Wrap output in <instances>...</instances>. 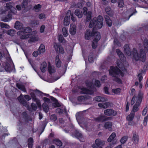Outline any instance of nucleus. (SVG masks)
Returning a JSON list of instances; mask_svg holds the SVG:
<instances>
[{
	"label": "nucleus",
	"instance_id": "2f4dec72",
	"mask_svg": "<svg viewBox=\"0 0 148 148\" xmlns=\"http://www.w3.org/2000/svg\"><path fill=\"white\" fill-rule=\"evenodd\" d=\"M55 62L56 66L58 67H60L61 65V62L60 60L58 55L56 57Z\"/></svg>",
	"mask_w": 148,
	"mask_h": 148
},
{
	"label": "nucleus",
	"instance_id": "603ef678",
	"mask_svg": "<svg viewBox=\"0 0 148 148\" xmlns=\"http://www.w3.org/2000/svg\"><path fill=\"white\" fill-rule=\"evenodd\" d=\"M86 99V98L85 97V96H79L78 97L77 99L79 101H84V100L85 99Z\"/></svg>",
	"mask_w": 148,
	"mask_h": 148
},
{
	"label": "nucleus",
	"instance_id": "6e6d98bb",
	"mask_svg": "<svg viewBox=\"0 0 148 148\" xmlns=\"http://www.w3.org/2000/svg\"><path fill=\"white\" fill-rule=\"evenodd\" d=\"M58 40L60 42H64L65 40L63 36L62 35H60L58 37Z\"/></svg>",
	"mask_w": 148,
	"mask_h": 148
},
{
	"label": "nucleus",
	"instance_id": "5701e85b",
	"mask_svg": "<svg viewBox=\"0 0 148 148\" xmlns=\"http://www.w3.org/2000/svg\"><path fill=\"white\" fill-rule=\"evenodd\" d=\"M3 65L4 66V68L6 71L10 72L11 71V69L10 65L7 62H6L3 64Z\"/></svg>",
	"mask_w": 148,
	"mask_h": 148
},
{
	"label": "nucleus",
	"instance_id": "58836bf2",
	"mask_svg": "<svg viewBox=\"0 0 148 148\" xmlns=\"http://www.w3.org/2000/svg\"><path fill=\"white\" fill-rule=\"evenodd\" d=\"M42 107L43 110L45 112H48L49 109L48 106L46 103L45 102L43 103Z\"/></svg>",
	"mask_w": 148,
	"mask_h": 148
},
{
	"label": "nucleus",
	"instance_id": "6e6552de",
	"mask_svg": "<svg viewBox=\"0 0 148 148\" xmlns=\"http://www.w3.org/2000/svg\"><path fill=\"white\" fill-rule=\"evenodd\" d=\"M79 89L81 90L80 92L81 94L92 95L95 90V89L93 88V90H90L86 88L80 87L79 88Z\"/></svg>",
	"mask_w": 148,
	"mask_h": 148
},
{
	"label": "nucleus",
	"instance_id": "ddd939ff",
	"mask_svg": "<svg viewBox=\"0 0 148 148\" xmlns=\"http://www.w3.org/2000/svg\"><path fill=\"white\" fill-rule=\"evenodd\" d=\"M23 95L21 94L18 97L17 99L19 102L22 104L23 106L26 107L28 106L27 101L24 99L23 97Z\"/></svg>",
	"mask_w": 148,
	"mask_h": 148
},
{
	"label": "nucleus",
	"instance_id": "7ed1b4c3",
	"mask_svg": "<svg viewBox=\"0 0 148 148\" xmlns=\"http://www.w3.org/2000/svg\"><path fill=\"white\" fill-rule=\"evenodd\" d=\"M133 59L136 61L140 60L144 62L145 61L146 59V55L145 51L142 49L140 50V53H137L136 49L134 48L133 51Z\"/></svg>",
	"mask_w": 148,
	"mask_h": 148
},
{
	"label": "nucleus",
	"instance_id": "6ab92c4d",
	"mask_svg": "<svg viewBox=\"0 0 148 148\" xmlns=\"http://www.w3.org/2000/svg\"><path fill=\"white\" fill-rule=\"evenodd\" d=\"M14 27L17 29H22L23 28L22 23H20L18 21H16Z\"/></svg>",
	"mask_w": 148,
	"mask_h": 148
},
{
	"label": "nucleus",
	"instance_id": "f704fd0d",
	"mask_svg": "<svg viewBox=\"0 0 148 148\" xmlns=\"http://www.w3.org/2000/svg\"><path fill=\"white\" fill-rule=\"evenodd\" d=\"M38 50L40 54L43 53L45 51V46L43 45H41L39 48Z\"/></svg>",
	"mask_w": 148,
	"mask_h": 148
},
{
	"label": "nucleus",
	"instance_id": "aec40b11",
	"mask_svg": "<svg viewBox=\"0 0 148 148\" xmlns=\"http://www.w3.org/2000/svg\"><path fill=\"white\" fill-rule=\"evenodd\" d=\"M124 51L126 54L128 56L131 55V51H130L129 47L128 45H125L124 47Z\"/></svg>",
	"mask_w": 148,
	"mask_h": 148
},
{
	"label": "nucleus",
	"instance_id": "9d476101",
	"mask_svg": "<svg viewBox=\"0 0 148 148\" xmlns=\"http://www.w3.org/2000/svg\"><path fill=\"white\" fill-rule=\"evenodd\" d=\"M97 32H94V31L91 32L89 30H86L85 34V39L86 40H89L91 37L93 36H95V34Z\"/></svg>",
	"mask_w": 148,
	"mask_h": 148
},
{
	"label": "nucleus",
	"instance_id": "c85d7f7f",
	"mask_svg": "<svg viewBox=\"0 0 148 148\" xmlns=\"http://www.w3.org/2000/svg\"><path fill=\"white\" fill-rule=\"evenodd\" d=\"M139 138V136L137 134H133L132 140L134 143L135 144H137L138 143Z\"/></svg>",
	"mask_w": 148,
	"mask_h": 148
},
{
	"label": "nucleus",
	"instance_id": "ea45409f",
	"mask_svg": "<svg viewBox=\"0 0 148 148\" xmlns=\"http://www.w3.org/2000/svg\"><path fill=\"white\" fill-rule=\"evenodd\" d=\"M70 19L68 18L67 17H65L64 19V23L65 25L67 26L70 23Z\"/></svg>",
	"mask_w": 148,
	"mask_h": 148
},
{
	"label": "nucleus",
	"instance_id": "de8ad7c7",
	"mask_svg": "<svg viewBox=\"0 0 148 148\" xmlns=\"http://www.w3.org/2000/svg\"><path fill=\"white\" fill-rule=\"evenodd\" d=\"M75 135L77 138L79 139L82 137V134L77 131H76L75 132Z\"/></svg>",
	"mask_w": 148,
	"mask_h": 148
},
{
	"label": "nucleus",
	"instance_id": "79ce46f5",
	"mask_svg": "<svg viewBox=\"0 0 148 148\" xmlns=\"http://www.w3.org/2000/svg\"><path fill=\"white\" fill-rule=\"evenodd\" d=\"M128 138L127 136H123L120 140V142L122 144H124L127 141Z\"/></svg>",
	"mask_w": 148,
	"mask_h": 148
},
{
	"label": "nucleus",
	"instance_id": "5fc2aeb1",
	"mask_svg": "<svg viewBox=\"0 0 148 148\" xmlns=\"http://www.w3.org/2000/svg\"><path fill=\"white\" fill-rule=\"evenodd\" d=\"M41 6L39 4L36 5L34 7V9L36 12H38L41 8Z\"/></svg>",
	"mask_w": 148,
	"mask_h": 148
},
{
	"label": "nucleus",
	"instance_id": "4468645a",
	"mask_svg": "<svg viewBox=\"0 0 148 148\" xmlns=\"http://www.w3.org/2000/svg\"><path fill=\"white\" fill-rule=\"evenodd\" d=\"M69 32L70 34L72 35H74L76 32V25L73 24H71L70 25Z\"/></svg>",
	"mask_w": 148,
	"mask_h": 148
},
{
	"label": "nucleus",
	"instance_id": "72a5a7b5",
	"mask_svg": "<svg viewBox=\"0 0 148 148\" xmlns=\"http://www.w3.org/2000/svg\"><path fill=\"white\" fill-rule=\"evenodd\" d=\"M75 14L79 18H82L83 15L82 11L77 10L75 11Z\"/></svg>",
	"mask_w": 148,
	"mask_h": 148
},
{
	"label": "nucleus",
	"instance_id": "69168bd1",
	"mask_svg": "<svg viewBox=\"0 0 148 148\" xmlns=\"http://www.w3.org/2000/svg\"><path fill=\"white\" fill-rule=\"evenodd\" d=\"M148 118L146 116L144 118L143 121V125L145 126H146L147 124Z\"/></svg>",
	"mask_w": 148,
	"mask_h": 148
},
{
	"label": "nucleus",
	"instance_id": "4d7b16f0",
	"mask_svg": "<svg viewBox=\"0 0 148 148\" xmlns=\"http://www.w3.org/2000/svg\"><path fill=\"white\" fill-rule=\"evenodd\" d=\"M51 119L53 121H55L57 119L56 116L55 114L52 115L50 117Z\"/></svg>",
	"mask_w": 148,
	"mask_h": 148
},
{
	"label": "nucleus",
	"instance_id": "3c124183",
	"mask_svg": "<svg viewBox=\"0 0 148 148\" xmlns=\"http://www.w3.org/2000/svg\"><path fill=\"white\" fill-rule=\"evenodd\" d=\"M124 5V1L123 0H119L118 6L120 8H122Z\"/></svg>",
	"mask_w": 148,
	"mask_h": 148
},
{
	"label": "nucleus",
	"instance_id": "9b49d317",
	"mask_svg": "<svg viewBox=\"0 0 148 148\" xmlns=\"http://www.w3.org/2000/svg\"><path fill=\"white\" fill-rule=\"evenodd\" d=\"M54 47L57 52H59L61 53H64V50L63 48L60 45L55 43L54 44Z\"/></svg>",
	"mask_w": 148,
	"mask_h": 148
},
{
	"label": "nucleus",
	"instance_id": "e433bc0d",
	"mask_svg": "<svg viewBox=\"0 0 148 148\" xmlns=\"http://www.w3.org/2000/svg\"><path fill=\"white\" fill-rule=\"evenodd\" d=\"M143 45L145 50L148 51V40L147 39H144L143 41Z\"/></svg>",
	"mask_w": 148,
	"mask_h": 148
},
{
	"label": "nucleus",
	"instance_id": "2eb2a0df",
	"mask_svg": "<svg viewBox=\"0 0 148 148\" xmlns=\"http://www.w3.org/2000/svg\"><path fill=\"white\" fill-rule=\"evenodd\" d=\"M30 95L33 101L36 102V103L38 106H39L40 105V100L36 98V96L34 93L33 92H31L30 93Z\"/></svg>",
	"mask_w": 148,
	"mask_h": 148
},
{
	"label": "nucleus",
	"instance_id": "8fccbe9b",
	"mask_svg": "<svg viewBox=\"0 0 148 148\" xmlns=\"http://www.w3.org/2000/svg\"><path fill=\"white\" fill-rule=\"evenodd\" d=\"M140 105H138L137 104H134L133 108V111L135 112H137L138 110V107Z\"/></svg>",
	"mask_w": 148,
	"mask_h": 148
},
{
	"label": "nucleus",
	"instance_id": "e2e57ef3",
	"mask_svg": "<svg viewBox=\"0 0 148 148\" xmlns=\"http://www.w3.org/2000/svg\"><path fill=\"white\" fill-rule=\"evenodd\" d=\"M114 43L115 45H116L120 47L121 46V44L119 42V41L117 39H114Z\"/></svg>",
	"mask_w": 148,
	"mask_h": 148
},
{
	"label": "nucleus",
	"instance_id": "393cba45",
	"mask_svg": "<svg viewBox=\"0 0 148 148\" xmlns=\"http://www.w3.org/2000/svg\"><path fill=\"white\" fill-rule=\"evenodd\" d=\"M98 106L100 108H106L109 107V103L108 102L100 103H98Z\"/></svg>",
	"mask_w": 148,
	"mask_h": 148
},
{
	"label": "nucleus",
	"instance_id": "052dcab7",
	"mask_svg": "<svg viewBox=\"0 0 148 148\" xmlns=\"http://www.w3.org/2000/svg\"><path fill=\"white\" fill-rule=\"evenodd\" d=\"M38 17L40 19H43V18H45L46 15L42 13L39 15Z\"/></svg>",
	"mask_w": 148,
	"mask_h": 148
},
{
	"label": "nucleus",
	"instance_id": "7c9ffc66",
	"mask_svg": "<svg viewBox=\"0 0 148 148\" xmlns=\"http://www.w3.org/2000/svg\"><path fill=\"white\" fill-rule=\"evenodd\" d=\"M16 86L19 89L24 92H26V90L25 87L23 84L20 83H17L16 84Z\"/></svg>",
	"mask_w": 148,
	"mask_h": 148
},
{
	"label": "nucleus",
	"instance_id": "412c9836",
	"mask_svg": "<svg viewBox=\"0 0 148 148\" xmlns=\"http://www.w3.org/2000/svg\"><path fill=\"white\" fill-rule=\"evenodd\" d=\"M48 70L49 73L50 74L54 73L56 71V69L53 66H51L50 64L48 65Z\"/></svg>",
	"mask_w": 148,
	"mask_h": 148
},
{
	"label": "nucleus",
	"instance_id": "b1692460",
	"mask_svg": "<svg viewBox=\"0 0 148 148\" xmlns=\"http://www.w3.org/2000/svg\"><path fill=\"white\" fill-rule=\"evenodd\" d=\"M47 66V64L46 62H43L42 63L40 66V70L42 72L44 73L46 71Z\"/></svg>",
	"mask_w": 148,
	"mask_h": 148
},
{
	"label": "nucleus",
	"instance_id": "f3484780",
	"mask_svg": "<svg viewBox=\"0 0 148 148\" xmlns=\"http://www.w3.org/2000/svg\"><path fill=\"white\" fill-rule=\"evenodd\" d=\"M116 52L118 56H119L120 59L121 61H124L125 60V57L119 49H116Z\"/></svg>",
	"mask_w": 148,
	"mask_h": 148
},
{
	"label": "nucleus",
	"instance_id": "f8f14e48",
	"mask_svg": "<svg viewBox=\"0 0 148 148\" xmlns=\"http://www.w3.org/2000/svg\"><path fill=\"white\" fill-rule=\"evenodd\" d=\"M88 9L86 7H84L83 9V13L85 15L87 16V21L90 20L91 17L92 12L90 11L87 12Z\"/></svg>",
	"mask_w": 148,
	"mask_h": 148
},
{
	"label": "nucleus",
	"instance_id": "774afa93",
	"mask_svg": "<svg viewBox=\"0 0 148 148\" xmlns=\"http://www.w3.org/2000/svg\"><path fill=\"white\" fill-rule=\"evenodd\" d=\"M147 108L146 107L144 109V110H143V111L142 112V115L143 116L145 115L147 113Z\"/></svg>",
	"mask_w": 148,
	"mask_h": 148
},
{
	"label": "nucleus",
	"instance_id": "0eeeda50",
	"mask_svg": "<svg viewBox=\"0 0 148 148\" xmlns=\"http://www.w3.org/2000/svg\"><path fill=\"white\" fill-rule=\"evenodd\" d=\"M95 38L92 42V46L93 49L96 48L98 41L101 38V36L99 32H97L95 34Z\"/></svg>",
	"mask_w": 148,
	"mask_h": 148
},
{
	"label": "nucleus",
	"instance_id": "a211bd4d",
	"mask_svg": "<svg viewBox=\"0 0 148 148\" xmlns=\"http://www.w3.org/2000/svg\"><path fill=\"white\" fill-rule=\"evenodd\" d=\"M95 120L97 122H103L106 120L105 116L103 115H100L99 116L95 119Z\"/></svg>",
	"mask_w": 148,
	"mask_h": 148
},
{
	"label": "nucleus",
	"instance_id": "a878e982",
	"mask_svg": "<svg viewBox=\"0 0 148 148\" xmlns=\"http://www.w3.org/2000/svg\"><path fill=\"white\" fill-rule=\"evenodd\" d=\"M56 112L60 114H62L66 112V109L65 107L63 106L60 108H57Z\"/></svg>",
	"mask_w": 148,
	"mask_h": 148
},
{
	"label": "nucleus",
	"instance_id": "20e7f679",
	"mask_svg": "<svg viewBox=\"0 0 148 148\" xmlns=\"http://www.w3.org/2000/svg\"><path fill=\"white\" fill-rule=\"evenodd\" d=\"M22 30L18 31L17 33L18 35L20 36V38L22 39H24L29 38V34H25L27 33H29L31 31V29L29 27L23 28Z\"/></svg>",
	"mask_w": 148,
	"mask_h": 148
},
{
	"label": "nucleus",
	"instance_id": "c756f323",
	"mask_svg": "<svg viewBox=\"0 0 148 148\" xmlns=\"http://www.w3.org/2000/svg\"><path fill=\"white\" fill-rule=\"evenodd\" d=\"M116 136V133L114 132H113L110 136L108 138V139L107 141L109 142H110L112 141H114V139Z\"/></svg>",
	"mask_w": 148,
	"mask_h": 148
},
{
	"label": "nucleus",
	"instance_id": "f03ea898",
	"mask_svg": "<svg viewBox=\"0 0 148 148\" xmlns=\"http://www.w3.org/2000/svg\"><path fill=\"white\" fill-rule=\"evenodd\" d=\"M103 18L101 16H99L97 18H94L90 21L89 26V27H93V29L101 28L103 25Z\"/></svg>",
	"mask_w": 148,
	"mask_h": 148
},
{
	"label": "nucleus",
	"instance_id": "dca6fc26",
	"mask_svg": "<svg viewBox=\"0 0 148 148\" xmlns=\"http://www.w3.org/2000/svg\"><path fill=\"white\" fill-rule=\"evenodd\" d=\"M93 100L97 101H108L107 98L106 97H102L101 96L96 97L94 98Z\"/></svg>",
	"mask_w": 148,
	"mask_h": 148
},
{
	"label": "nucleus",
	"instance_id": "f257e3e1",
	"mask_svg": "<svg viewBox=\"0 0 148 148\" xmlns=\"http://www.w3.org/2000/svg\"><path fill=\"white\" fill-rule=\"evenodd\" d=\"M117 64L121 70H120L117 67L111 66L109 71V73L111 75L114 77V78L113 79L114 80L120 82H121V80L118 77L119 75L123 76L124 75V74L127 72V71L122 64H119L118 63Z\"/></svg>",
	"mask_w": 148,
	"mask_h": 148
},
{
	"label": "nucleus",
	"instance_id": "bf43d9fd",
	"mask_svg": "<svg viewBox=\"0 0 148 148\" xmlns=\"http://www.w3.org/2000/svg\"><path fill=\"white\" fill-rule=\"evenodd\" d=\"M95 85L98 87H99L101 85L100 81L98 80H96L95 83Z\"/></svg>",
	"mask_w": 148,
	"mask_h": 148
},
{
	"label": "nucleus",
	"instance_id": "864d4df0",
	"mask_svg": "<svg viewBox=\"0 0 148 148\" xmlns=\"http://www.w3.org/2000/svg\"><path fill=\"white\" fill-rule=\"evenodd\" d=\"M14 31L13 29H10L8 31L7 34L10 36H13L14 34Z\"/></svg>",
	"mask_w": 148,
	"mask_h": 148
},
{
	"label": "nucleus",
	"instance_id": "473e14b6",
	"mask_svg": "<svg viewBox=\"0 0 148 148\" xmlns=\"http://www.w3.org/2000/svg\"><path fill=\"white\" fill-rule=\"evenodd\" d=\"M105 18L107 24L109 26H111L112 25V21L110 19L109 17L107 16H105Z\"/></svg>",
	"mask_w": 148,
	"mask_h": 148
},
{
	"label": "nucleus",
	"instance_id": "37998d69",
	"mask_svg": "<svg viewBox=\"0 0 148 148\" xmlns=\"http://www.w3.org/2000/svg\"><path fill=\"white\" fill-rule=\"evenodd\" d=\"M86 84L88 87L91 88L93 87V84L91 81H87L86 82Z\"/></svg>",
	"mask_w": 148,
	"mask_h": 148
},
{
	"label": "nucleus",
	"instance_id": "423d86ee",
	"mask_svg": "<svg viewBox=\"0 0 148 148\" xmlns=\"http://www.w3.org/2000/svg\"><path fill=\"white\" fill-rule=\"evenodd\" d=\"M105 144V141L99 139H97L95 140V143L92 145L93 148H103L102 146Z\"/></svg>",
	"mask_w": 148,
	"mask_h": 148
},
{
	"label": "nucleus",
	"instance_id": "bb28decb",
	"mask_svg": "<svg viewBox=\"0 0 148 148\" xmlns=\"http://www.w3.org/2000/svg\"><path fill=\"white\" fill-rule=\"evenodd\" d=\"M106 11L107 14L110 16H112L114 12L109 7H107L106 8Z\"/></svg>",
	"mask_w": 148,
	"mask_h": 148
},
{
	"label": "nucleus",
	"instance_id": "09e8293b",
	"mask_svg": "<svg viewBox=\"0 0 148 148\" xmlns=\"http://www.w3.org/2000/svg\"><path fill=\"white\" fill-rule=\"evenodd\" d=\"M37 40V37H32L30 38V39L29 40V42L30 43H32V42L36 41Z\"/></svg>",
	"mask_w": 148,
	"mask_h": 148
},
{
	"label": "nucleus",
	"instance_id": "49530a36",
	"mask_svg": "<svg viewBox=\"0 0 148 148\" xmlns=\"http://www.w3.org/2000/svg\"><path fill=\"white\" fill-rule=\"evenodd\" d=\"M112 91L115 94H118L120 92L121 89L119 88L114 89L112 90Z\"/></svg>",
	"mask_w": 148,
	"mask_h": 148
},
{
	"label": "nucleus",
	"instance_id": "4c0bfd02",
	"mask_svg": "<svg viewBox=\"0 0 148 148\" xmlns=\"http://www.w3.org/2000/svg\"><path fill=\"white\" fill-rule=\"evenodd\" d=\"M33 140L32 138H30L28 139V147L29 148H32L33 145Z\"/></svg>",
	"mask_w": 148,
	"mask_h": 148
},
{
	"label": "nucleus",
	"instance_id": "680f3d73",
	"mask_svg": "<svg viewBox=\"0 0 148 148\" xmlns=\"http://www.w3.org/2000/svg\"><path fill=\"white\" fill-rule=\"evenodd\" d=\"M71 14H73L71 13V12L70 10H69L68 11L66 16L65 17H67L68 18L70 19L71 16Z\"/></svg>",
	"mask_w": 148,
	"mask_h": 148
},
{
	"label": "nucleus",
	"instance_id": "338daca9",
	"mask_svg": "<svg viewBox=\"0 0 148 148\" xmlns=\"http://www.w3.org/2000/svg\"><path fill=\"white\" fill-rule=\"evenodd\" d=\"M31 106L34 110H36L37 106L35 103H32L31 104Z\"/></svg>",
	"mask_w": 148,
	"mask_h": 148
},
{
	"label": "nucleus",
	"instance_id": "39448f33",
	"mask_svg": "<svg viewBox=\"0 0 148 148\" xmlns=\"http://www.w3.org/2000/svg\"><path fill=\"white\" fill-rule=\"evenodd\" d=\"M143 93L140 91L139 92L137 96L134 95L132 98L131 103L132 105H133L135 103V104L140 105L143 98Z\"/></svg>",
	"mask_w": 148,
	"mask_h": 148
},
{
	"label": "nucleus",
	"instance_id": "cd10ccee",
	"mask_svg": "<svg viewBox=\"0 0 148 148\" xmlns=\"http://www.w3.org/2000/svg\"><path fill=\"white\" fill-rule=\"evenodd\" d=\"M12 14H11V12H9L7 16L3 18V21L5 22H8L12 19Z\"/></svg>",
	"mask_w": 148,
	"mask_h": 148
},
{
	"label": "nucleus",
	"instance_id": "0e129e2a",
	"mask_svg": "<svg viewBox=\"0 0 148 148\" xmlns=\"http://www.w3.org/2000/svg\"><path fill=\"white\" fill-rule=\"evenodd\" d=\"M6 7L8 9H11L13 7L12 4L10 3H7Z\"/></svg>",
	"mask_w": 148,
	"mask_h": 148
},
{
	"label": "nucleus",
	"instance_id": "4be33fe9",
	"mask_svg": "<svg viewBox=\"0 0 148 148\" xmlns=\"http://www.w3.org/2000/svg\"><path fill=\"white\" fill-rule=\"evenodd\" d=\"M112 123L111 122L108 121L106 122L104 125V127L105 128L108 129L109 131L112 130Z\"/></svg>",
	"mask_w": 148,
	"mask_h": 148
},
{
	"label": "nucleus",
	"instance_id": "a19ab883",
	"mask_svg": "<svg viewBox=\"0 0 148 148\" xmlns=\"http://www.w3.org/2000/svg\"><path fill=\"white\" fill-rule=\"evenodd\" d=\"M53 142L57 145L59 146H61L62 145V143L61 141L58 139H55L53 140Z\"/></svg>",
	"mask_w": 148,
	"mask_h": 148
},
{
	"label": "nucleus",
	"instance_id": "c03bdc74",
	"mask_svg": "<svg viewBox=\"0 0 148 148\" xmlns=\"http://www.w3.org/2000/svg\"><path fill=\"white\" fill-rule=\"evenodd\" d=\"M0 25L1 27L2 28H5L7 29H9L10 28L9 26L6 24L3 23H0Z\"/></svg>",
	"mask_w": 148,
	"mask_h": 148
},
{
	"label": "nucleus",
	"instance_id": "a18cd8bd",
	"mask_svg": "<svg viewBox=\"0 0 148 148\" xmlns=\"http://www.w3.org/2000/svg\"><path fill=\"white\" fill-rule=\"evenodd\" d=\"M62 32L63 35L64 37H66L68 35V32L66 29L65 27H64L62 29Z\"/></svg>",
	"mask_w": 148,
	"mask_h": 148
},
{
	"label": "nucleus",
	"instance_id": "13d9d810",
	"mask_svg": "<svg viewBox=\"0 0 148 148\" xmlns=\"http://www.w3.org/2000/svg\"><path fill=\"white\" fill-rule=\"evenodd\" d=\"M27 4V1L26 0H24L22 3L23 8H26Z\"/></svg>",
	"mask_w": 148,
	"mask_h": 148
},
{
	"label": "nucleus",
	"instance_id": "c9c22d12",
	"mask_svg": "<svg viewBox=\"0 0 148 148\" xmlns=\"http://www.w3.org/2000/svg\"><path fill=\"white\" fill-rule=\"evenodd\" d=\"M134 113L131 112L127 117V120L129 121H131L132 120L134 116Z\"/></svg>",
	"mask_w": 148,
	"mask_h": 148
},
{
	"label": "nucleus",
	"instance_id": "1a4fd4ad",
	"mask_svg": "<svg viewBox=\"0 0 148 148\" xmlns=\"http://www.w3.org/2000/svg\"><path fill=\"white\" fill-rule=\"evenodd\" d=\"M104 114L108 116H115L117 114L116 111L111 109H108L104 110Z\"/></svg>",
	"mask_w": 148,
	"mask_h": 148
}]
</instances>
